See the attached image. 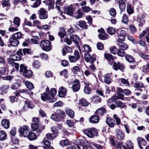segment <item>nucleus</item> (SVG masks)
I'll use <instances>...</instances> for the list:
<instances>
[{
  "mask_svg": "<svg viewBox=\"0 0 149 149\" xmlns=\"http://www.w3.org/2000/svg\"><path fill=\"white\" fill-rule=\"evenodd\" d=\"M56 93V89L54 88L51 89L50 90V95L51 97L49 96V94L45 93H43L41 94V98L43 101H45L46 100H49V102H53L55 101V99L53 98L54 96Z\"/></svg>",
  "mask_w": 149,
  "mask_h": 149,
  "instance_id": "obj_1",
  "label": "nucleus"
},
{
  "mask_svg": "<svg viewBox=\"0 0 149 149\" xmlns=\"http://www.w3.org/2000/svg\"><path fill=\"white\" fill-rule=\"evenodd\" d=\"M79 145L78 144H76V146H72L70 148V149H76L77 148L76 147L77 146L78 149H86V148L85 147H88L90 146V143L87 141H84V140L82 139H79Z\"/></svg>",
  "mask_w": 149,
  "mask_h": 149,
  "instance_id": "obj_2",
  "label": "nucleus"
},
{
  "mask_svg": "<svg viewBox=\"0 0 149 149\" xmlns=\"http://www.w3.org/2000/svg\"><path fill=\"white\" fill-rule=\"evenodd\" d=\"M130 93V91L128 89H125L123 90L120 87H118L117 88V95L119 99L122 100H124L125 99L124 95L123 94V93H124L126 95H128Z\"/></svg>",
  "mask_w": 149,
  "mask_h": 149,
  "instance_id": "obj_3",
  "label": "nucleus"
},
{
  "mask_svg": "<svg viewBox=\"0 0 149 149\" xmlns=\"http://www.w3.org/2000/svg\"><path fill=\"white\" fill-rule=\"evenodd\" d=\"M40 46L43 50L47 52L50 51L52 47L51 42L47 40L41 41L40 43Z\"/></svg>",
  "mask_w": 149,
  "mask_h": 149,
  "instance_id": "obj_4",
  "label": "nucleus"
},
{
  "mask_svg": "<svg viewBox=\"0 0 149 149\" xmlns=\"http://www.w3.org/2000/svg\"><path fill=\"white\" fill-rule=\"evenodd\" d=\"M84 133L89 137L93 138L97 134V130L95 128H88L84 130Z\"/></svg>",
  "mask_w": 149,
  "mask_h": 149,
  "instance_id": "obj_5",
  "label": "nucleus"
},
{
  "mask_svg": "<svg viewBox=\"0 0 149 149\" xmlns=\"http://www.w3.org/2000/svg\"><path fill=\"white\" fill-rule=\"evenodd\" d=\"M116 34V38L118 40H124V37L127 35L126 31L121 29H118L117 30Z\"/></svg>",
  "mask_w": 149,
  "mask_h": 149,
  "instance_id": "obj_6",
  "label": "nucleus"
},
{
  "mask_svg": "<svg viewBox=\"0 0 149 149\" xmlns=\"http://www.w3.org/2000/svg\"><path fill=\"white\" fill-rule=\"evenodd\" d=\"M74 54V56H69V59L70 62H75L80 58V56L78 50H75Z\"/></svg>",
  "mask_w": 149,
  "mask_h": 149,
  "instance_id": "obj_7",
  "label": "nucleus"
},
{
  "mask_svg": "<svg viewBox=\"0 0 149 149\" xmlns=\"http://www.w3.org/2000/svg\"><path fill=\"white\" fill-rule=\"evenodd\" d=\"M20 133L24 137H27L30 134L29 129L26 125H24L19 128Z\"/></svg>",
  "mask_w": 149,
  "mask_h": 149,
  "instance_id": "obj_8",
  "label": "nucleus"
},
{
  "mask_svg": "<svg viewBox=\"0 0 149 149\" xmlns=\"http://www.w3.org/2000/svg\"><path fill=\"white\" fill-rule=\"evenodd\" d=\"M39 17L41 19H47L48 17L47 12L44 8H42L38 11Z\"/></svg>",
  "mask_w": 149,
  "mask_h": 149,
  "instance_id": "obj_9",
  "label": "nucleus"
},
{
  "mask_svg": "<svg viewBox=\"0 0 149 149\" xmlns=\"http://www.w3.org/2000/svg\"><path fill=\"white\" fill-rule=\"evenodd\" d=\"M72 88L74 92H77L79 90L80 87V84L79 80H74L72 81Z\"/></svg>",
  "mask_w": 149,
  "mask_h": 149,
  "instance_id": "obj_10",
  "label": "nucleus"
},
{
  "mask_svg": "<svg viewBox=\"0 0 149 149\" xmlns=\"http://www.w3.org/2000/svg\"><path fill=\"white\" fill-rule=\"evenodd\" d=\"M31 127L32 130L33 131L37 130V133L40 134L42 132V130H44L45 128L44 126H43L41 127L39 126L38 124L35 123H32L31 125Z\"/></svg>",
  "mask_w": 149,
  "mask_h": 149,
  "instance_id": "obj_11",
  "label": "nucleus"
},
{
  "mask_svg": "<svg viewBox=\"0 0 149 149\" xmlns=\"http://www.w3.org/2000/svg\"><path fill=\"white\" fill-rule=\"evenodd\" d=\"M113 67V69L116 71L119 69L122 71H123L125 69V67L123 64L119 62L117 63L114 62Z\"/></svg>",
  "mask_w": 149,
  "mask_h": 149,
  "instance_id": "obj_12",
  "label": "nucleus"
},
{
  "mask_svg": "<svg viewBox=\"0 0 149 149\" xmlns=\"http://www.w3.org/2000/svg\"><path fill=\"white\" fill-rule=\"evenodd\" d=\"M84 58L85 61L87 62H91V64H93L96 60V57L93 56H91L88 53L84 54Z\"/></svg>",
  "mask_w": 149,
  "mask_h": 149,
  "instance_id": "obj_13",
  "label": "nucleus"
},
{
  "mask_svg": "<svg viewBox=\"0 0 149 149\" xmlns=\"http://www.w3.org/2000/svg\"><path fill=\"white\" fill-rule=\"evenodd\" d=\"M41 143L44 149H54L53 147L51 146L50 142L46 139H43Z\"/></svg>",
  "mask_w": 149,
  "mask_h": 149,
  "instance_id": "obj_14",
  "label": "nucleus"
},
{
  "mask_svg": "<svg viewBox=\"0 0 149 149\" xmlns=\"http://www.w3.org/2000/svg\"><path fill=\"white\" fill-rule=\"evenodd\" d=\"M106 112L107 110L106 109L103 107H102L98 109L95 111V114L98 117H100L104 115V113H106Z\"/></svg>",
  "mask_w": 149,
  "mask_h": 149,
  "instance_id": "obj_15",
  "label": "nucleus"
},
{
  "mask_svg": "<svg viewBox=\"0 0 149 149\" xmlns=\"http://www.w3.org/2000/svg\"><path fill=\"white\" fill-rule=\"evenodd\" d=\"M76 10L75 7L72 5H70L68 6L65 12L68 15L72 16Z\"/></svg>",
  "mask_w": 149,
  "mask_h": 149,
  "instance_id": "obj_16",
  "label": "nucleus"
},
{
  "mask_svg": "<svg viewBox=\"0 0 149 149\" xmlns=\"http://www.w3.org/2000/svg\"><path fill=\"white\" fill-rule=\"evenodd\" d=\"M110 141L111 145L115 147V148L120 149L122 148L121 146H122V143H120L118 141H115L113 138L110 139Z\"/></svg>",
  "mask_w": 149,
  "mask_h": 149,
  "instance_id": "obj_17",
  "label": "nucleus"
},
{
  "mask_svg": "<svg viewBox=\"0 0 149 149\" xmlns=\"http://www.w3.org/2000/svg\"><path fill=\"white\" fill-rule=\"evenodd\" d=\"M116 136L118 140H120L123 139L125 137L124 133L120 130H117L116 132Z\"/></svg>",
  "mask_w": 149,
  "mask_h": 149,
  "instance_id": "obj_18",
  "label": "nucleus"
},
{
  "mask_svg": "<svg viewBox=\"0 0 149 149\" xmlns=\"http://www.w3.org/2000/svg\"><path fill=\"white\" fill-rule=\"evenodd\" d=\"M134 86L136 88L135 89L136 91H139L141 92L142 91L141 88L144 87V85L141 82H136L134 84Z\"/></svg>",
  "mask_w": 149,
  "mask_h": 149,
  "instance_id": "obj_19",
  "label": "nucleus"
},
{
  "mask_svg": "<svg viewBox=\"0 0 149 149\" xmlns=\"http://www.w3.org/2000/svg\"><path fill=\"white\" fill-rule=\"evenodd\" d=\"M9 41L10 45L14 47L17 46L19 43V41L18 40L12 37V38H10Z\"/></svg>",
  "mask_w": 149,
  "mask_h": 149,
  "instance_id": "obj_20",
  "label": "nucleus"
},
{
  "mask_svg": "<svg viewBox=\"0 0 149 149\" xmlns=\"http://www.w3.org/2000/svg\"><path fill=\"white\" fill-rule=\"evenodd\" d=\"M83 13L80 9H79L76 12H74L72 16L76 19H78L82 17Z\"/></svg>",
  "mask_w": 149,
  "mask_h": 149,
  "instance_id": "obj_21",
  "label": "nucleus"
},
{
  "mask_svg": "<svg viewBox=\"0 0 149 149\" xmlns=\"http://www.w3.org/2000/svg\"><path fill=\"white\" fill-rule=\"evenodd\" d=\"M90 123H97L99 121V118L97 116L93 115L91 116L89 119Z\"/></svg>",
  "mask_w": 149,
  "mask_h": 149,
  "instance_id": "obj_22",
  "label": "nucleus"
},
{
  "mask_svg": "<svg viewBox=\"0 0 149 149\" xmlns=\"http://www.w3.org/2000/svg\"><path fill=\"white\" fill-rule=\"evenodd\" d=\"M58 91V95L60 97H63L65 96L66 94L67 90L63 86H61L59 88Z\"/></svg>",
  "mask_w": 149,
  "mask_h": 149,
  "instance_id": "obj_23",
  "label": "nucleus"
},
{
  "mask_svg": "<svg viewBox=\"0 0 149 149\" xmlns=\"http://www.w3.org/2000/svg\"><path fill=\"white\" fill-rule=\"evenodd\" d=\"M70 39L71 41H72L78 47L79 38L78 36L72 34L70 36Z\"/></svg>",
  "mask_w": 149,
  "mask_h": 149,
  "instance_id": "obj_24",
  "label": "nucleus"
},
{
  "mask_svg": "<svg viewBox=\"0 0 149 149\" xmlns=\"http://www.w3.org/2000/svg\"><path fill=\"white\" fill-rule=\"evenodd\" d=\"M106 123L111 127H113L115 125V121L114 120L110 117L107 118Z\"/></svg>",
  "mask_w": 149,
  "mask_h": 149,
  "instance_id": "obj_25",
  "label": "nucleus"
},
{
  "mask_svg": "<svg viewBox=\"0 0 149 149\" xmlns=\"http://www.w3.org/2000/svg\"><path fill=\"white\" fill-rule=\"evenodd\" d=\"M57 136V134L56 133H52L47 134H46V137L44 139H47L49 140H52L55 138Z\"/></svg>",
  "mask_w": 149,
  "mask_h": 149,
  "instance_id": "obj_26",
  "label": "nucleus"
},
{
  "mask_svg": "<svg viewBox=\"0 0 149 149\" xmlns=\"http://www.w3.org/2000/svg\"><path fill=\"white\" fill-rule=\"evenodd\" d=\"M105 58L110 63V64H112L114 60V58L111 55L109 54L105 53L104 54Z\"/></svg>",
  "mask_w": 149,
  "mask_h": 149,
  "instance_id": "obj_27",
  "label": "nucleus"
},
{
  "mask_svg": "<svg viewBox=\"0 0 149 149\" xmlns=\"http://www.w3.org/2000/svg\"><path fill=\"white\" fill-rule=\"evenodd\" d=\"M72 71L74 74H77L79 76L81 73L80 68L79 66H74L72 69Z\"/></svg>",
  "mask_w": 149,
  "mask_h": 149,
  "instance_id": "obj_28",
  "label": "nucleus"
},
{
  "mask_svg": "<svg viewBox=\"0 0 149 149\" xmlns=\"http://www.w3.org/2000/svg\"><path fill=\"white\" fill-rule=\"evenodd\" d=\"M118 45L119 46V49L125 50L128 48L127 44L124 42H119Z\"/></svg>",
  "mask_w": 149,
  "mask_h": 149,
  "instance_id": "obj_29",
  "label": "nucleus"
},
{
  "mask_svg": "<svg viewBox=\"0 0 149 149\" xmlns=\"http://www.w3.org/2000/svg\"><path fill=\"white\" fill-rule=\"evenodd\" d=\"M77 25L79 26L81 28L84 29H87L88 25L86 24V22L84 21H79L78 22Z\"/></svg>",
  "mask_w": 149,
  "mask_h": 149,
  "instance_id": "obj_30",
  "label": "nucleus"
},
{
  "mask_svg": "<svg viewBox=\"0 0 149 149\" xmlns=\"http://www.w3.org/2000/svg\"><path fill=\"white\" fill-rule=\"evenodd\" d=\"M137 141L139 148L141 149H143V148L141 145L145 146L146 143V141L143 138L140 137L138 138Z\"/></svg>",
  "mask_w": 149,
  "mask_h": 149,
  "instance_id": "obj_31",
  "label": "nucleus"
},
{
  "mask_svg": "<svg viewBox=\"0 0 149 149\" xmlns=\"http://www.w3.org/2000/svg\"><path fill=\"white\" fill-rule=\"evenodd\" d=\"M2 125L6 129H8L10 127V122L9 120L3 119L2 120L1 122Z\"/></svg>",
  "mask_w": 149,
  "mask_h": 149,
  "instance_id": "obj_32",
  "label": "nucleus"
},
{
  "mask_svg": "<svg viewBox=\"0 0 149 149\" xmlns=\"http://www.w3.org/2000/svg\"><path fill=\"white\" fill-rule=\"evenodd\" d=\"M56 113L59 117L60 119L61 120L65 115V112L62 110L60 109H58L57 110Z\"/></svg>",
  "mask_w": 149,
  "mask_h": 149,
  "instance_id": "obj_33",
  "label": "nucleus"
},
{
  "mask_svg": "<svg viewBox=\"0 0 149 149\" xmlns=\"http://www.w3.org/2000/svg\"><path fill=\"white\" fill-rule=\"evenodd\" d=\"M99 38L102 40H107L109 38V36L105 32L103 33H100L98 35Z\"/></svg>",
  "mask_w": 149,
  "mask_h": 149,
  "instance_id": "obj_34",
  "label": "nucleus"
},
{
  "mask_svg": "<svg viewBox=\"0 0 149 149\" xmlns=\"http://www.w3.org/2000/svg\"><path fill=\"white\" fill-rule=\"evenodd\" d=\"M104 81L106 84H109L111 83L109 74H105L104 76Z\"/></svg>",
  "mask_w": 149,
  "mask_h": 149,
  "instance_id": "obj_35",
  "label": "nucleus"
},
{
  "mask_svg": "<svg viewBox=\"0 0 149 149\" xmlns=\"http://www.w3.org/2000/svg\"><path fill=\"white\" fill-rule=\"evenodd\" d=\"M91 102H93L95 103L100 102L101 101V98L97 96H94L91 98Z\"/></svg>",
  "mask_w": 149,
  "mask_h": 149,
  "instance_id": "obj_36",
  "label": "nucleus"
},
{
  "mask_svg": "<svg viewBox=\"0 0 149 149\" xmlns=\"http://www.w3.org/2000/svg\"><path fill=\"white\" fill-rule=\"evenodd\" d=\"M79 104H81L83 106L86 107L88 106L90 103L85 99L82 98L79 100Z\"/></svg>",
  "mask_w": 149,
  "mask_h": 149,
  "instance_id": "obj_37",
  "label": "nucleus"
},
{
  "mask_svg": "<svg viewBox=\"0 0 149 149\" xmlns=\"http://www.w3.org/2000/svg\"><path fill=\"white\" fill-rule=\"evenodd\" d=\"M66 113L71 118H72L74 116V111L69 108H67L65 109Z\"/></svg>",
  "mask_w": 149,
  "mask_h": 149,
  "instance_id": "obj_38",
  "label": "nucleus"
},
{
  "mask_svg": "<svg viewBox=\"0 0 149 149\" xmlns=\"http://www.w3.org/2000/svg\"><path fill=\"white\" fill-rule=\"evenodd\" d=\"M13 23L17 27H18L19 26L20 22V19L19 17H15L14 18Z\"/></svg>",
  "mask_w": 149,
  "mask_h": 149,
  "instance_id": "obj_39",
  "label": "nucleus"
},
{
  "mask_svg": "<svg viewBox=\"0 0 149 149\" xmlns=\"http://www.w3.org/2000/svg\"><path fill=\"white\" fill-rule=\"evenodd\" d=\"M32 66L35 69H39L41 66L40 63L38 60L34 61L32 63Z\"/></svg>",
  "mask_w": 149,
  "mask_h": 149,
  "instance_id": "obj_40",
  "label": "nucleus"
},
{
  "mask_svg": "<svg viewBox=\"0 0 149 149\" xmlns=\"http://www.w3.org/2000/svg\"><path fill=\"white\" fill-rule=\"evenodd\" d=\"M6 132L3 130H0V140L4 141L6 137Z\"/></svg>",
  "mask_w": 149,
  "mask_h": 149,
  "instance_id": "obj_41",
  "label": "nucleus"
},
{
  "mask_svg": "<svg viewBox=\"0 0 149 149\" xmlns=\"http://www.w3.org/2000/svg\"><path fill=\"white\" fill-rule=\"evenodd\" d=\"M22 36V33L20 32H18L17 33L13 34L12 37L16 39L17 40L21 39Z\"/></svg>",
  "mask_w": 149,
  "mask_h": 149,
  "instance_id": "obj_42",
  "label": "nucleus"
},
{
  "mask_svg": "<svg viewBox=\"0 0 149 149\" xmlns=\"http://www.w3.org/2000/svg\"><path fill=\"white\" fill-rule=\"evenodd\" d=\"M125 57L126 60L129 62L134 63L135 61L134 58L131 55L127 54Z\"/></svg>",
  "mask_w": 149,
  "mask_h": 149,
  "instance_id": "obj_43",
  "label": "nucleus"
},
{
  "mask_svg": "<svg viewBox=\"0 0 149 149\" xmlns=\"http://www.w3.org/2000/svg\"><path fill=\"white\" fill-rule=\"evenodd\" d=\"M25 84L26 87L29 89L31 90L34 88L33 84L29 81H25Z\"/></svg>",
  "mask_w": 149,
  "mask_h": 149,
  "instance_id": "obj_44",
  "label": "nucleus"
},
{
  "mask_svg": "<svg viewBox=\"0 0 149 149\" xmlns=\"http://www.w3.org/2000/svg\"><path fill=\"white\" fill-rule=\"evenodd\" d=\"M45 2H46L47 5L49 6L50 8H51L52 9H53L54 8L55 3L54 0H47V1H45Z\"/></svg>",
  "mask_w": 149,
  "mask_h": 149,
  "instance_id": "obj_45",
  "label": "nucleus"
},
{
  "mask_svg": "<svg viewBox=\"0 0 149 149\" xmlns=\"http://www.w3.org/2000/svg\"><path fill=\"white\" fill-rule=\"evenodd\" d=\"M25 104L24 107L25 108L26 107H27L28 108L32 109L34 107V105L33 104L32 102L26 101L25 102Z\"/></svg>",
  "mask_w": 149,
  "mask_h": 149,
  "instance_id": "obj_46",
  "label": "nucleus"
},
{
  "mask_svg": "<svg viewBox=\"0 0 149 149\" xmlns=\"http://www.w3.org/2000/svg\"><path fill=\"white\" fill-rule=\"evenodd\" d=\"M51 118L53 120L59 122L61 121L59 117L56 113L52 114L51 116Z\"/></svg>",
  "mask_w": 149,
  "mask_h": 149,
  "instance_id": "obj_47",
  "label": "nucleus"
},
{
  "mask_svg": "<svg viewBox=\"0 0 149 149\" xmlns=\"http://www.w3.org/2000/svg\"><path fill=\"white\" fill-rule=\"evenodd\" d=\"M28 139L30 140H35L37 138V136L36 134L32 132H30V134L28 136Z\"/></svg>",
  "mask_w": 149,
  "mask_h": 149,
  "instance_id": "obj_48",
  "label": "nucleus"
},
{
  "mask_svg": "<svg viewBox=\"0 0 149 149\" xmlns=\"http://www.w3.org/2000/svg\"><path fill=\"white\" fill-rule=\"evenodd\" d=\"M118 99H119L118 95H114L111 98L107 100V103H111L113 101Z\"/></svg>",
  "mask_w": 149,
  "mask_h": 149,
  "instance_id": "obj_49",
  "label": "nucleus"
},
{
  "mask_svg": "<svg viewBox=\"0 0 149 149\" xmlns=\"http://www.w3.org/2000/svg\"><path fill=\"white\" fill-rule=\"evenodd\" d=\"M127 13L130 15L131 14L134 13V10L132 8L130 4H129L127 5Z\"/></svg>",
  "mask_w": 149,
  "mask_h": 149,
  "instance_id": "obj_50",
  "label": "nucleus"
},
{
  "mask_svg": "<svg viewBox=\"0 0 149 149\" xmlns=\"http://www.w3.org/2000/svg\"><path fill=\"white\" fill-rule=\"evenodd\" d=\"M23 76L25 77H28L31 76L32 74V72L31 70H26L23 73Z\"/></svg>",
  "mask_w": 149,
  "mask_h": 149,
  "instance_id": "obj_51",
  "label": "nucleus"
},
{
  "mask_svg": "<svg viewBox=\"0 0 149 149\" xmlns=\"http://www.w3.org/2000/svg\"><path fill=\"white\" fill-rule=\"evenodd\" d=\"M33 26H36L38 29H40L41 23V22L39 21L38 20H36L34 21L33 22Z\"/></svg>",
  "mask_w": 149,
  "mask_h": 149,
  "instance_id": "obj_52",
  "label": "nucleus"
},
{
  "mask_svg": "<svg viewBox=\"0 0 149 149\" xmlns=\"http://www.w3.org/2000/svg\"><path fill=\"white\" fill-rule=\"evenodd\" d=\"M59 144L61 146H67L69 145L68 140V139L62 140L60 141Z\"/></svg>",
  "mask_w": 149,
  "mask_h": 149,
  "instance_id": "obj_53",
  "label": "nucleus"
},
{
  "mask_svg": "<svg viewBox=\"0 0 149 149\" xmlns=\"http://www.w3.org/2000/svg\"><path fill=\"white\" fill-rule=\"evenodd\" d=\"M83 48L86 52L88 53L91 51V48L90 46L87 45H84L83 46Z\"/></svg>",
  "mask_w": 149,
  "mask_h": 149,
  "instance_id": "obj_54",
  "label": "nucleus"
},
{
  "mask_svg": "<svg viewBox=\"0 0 149 149\" xmlns=\"http://www.w3.org/2000/svg\"><path fill=\"white\" fill-rule=\"evenodd\" d=\"M113 118L116 120L117 125H119L121 123L120 120L117 115L114 114Z\"/></svg>",
  "mask_w": 149,
  "mask_h": 149,
  "instance_id": "obj_55",
  "label": "nucleus"
},
{
  "mask_svg": "<svg viewBox=\"0 0 149 149\" xmlns=\"http://www.w3.org/2000/svg\"><path fill=\"white\" fill-rule=\"evenodd\" d=\"M107 32L110 35H113L116 33L115 29L113 27H109L107 29Z\"/></svg>",
  "mask_w": 149,
  "mask_h": 149,
  "instance_id": "obj_56",
  "label": "nucleus"
},
{
  "mask_svg": "<svg viewBox=\"0 0 149 149\" xmlns=\"http://www.w3.org/2000/svg\"><path fill=\"white\" fill-rule=\"evenodd\" d=\"M119 6L121 10V12L125 10L126 6L125 3H119Z\"/></svg>",
  "mask_w": 149,
  "mask_h": 149,
  "instance_id": "obj_57",
  "label": "nucleus"
},
{
  "mask_svg": "<svg viewBox=\"0 0 149 149\" xmlns=\"http://www.w3.org/2000/svg\"><path fill=\"white\" fill-rule=\"evenodd\" d=\"M127 149H134V144L130 141H129L127 142Z\"/></svg>",
  "mask_w": 149,
  "mask_h": 149,
  "instance_id": "obj_58",
  "label": "nucleus"
},
{
  "mask_svg": "<svg viewBox=\"0 0 149 149\" xmlns=\"http://www.w3.org/2000/svg\"><path fill=\"white\" fill-rule=\"evenodd\" d=\"M127 38L128 40L132 42L134 44H136L137 43V42L135 40L134 37L128 35Z\"/></svg>",
  "mask_w": 149,
  "mask_h": 149,
  "instance_id": "obj_59",
  "label": "nucleus"
},
{
  "mask_svg": "<svg viewBox=\"0 0 149 149\" xmlns=\"http://www.w3.org/2000/svg\"><path fill=\"white\" fill-rule=\"evenodd\" d=\"M122 21L123 23L127 24L129 21L128 18L126 14H124L123 16Z\"/></svg>",
  "mask_w": 149,
  "mask_h": 149,
  "instance_id": "obj_60",
  "label": "nucleus"
},
{
  "mask_svg": "<svg viewBox=\"0 0 149 149\" xmlns=\"http://www.w3.org/2000/svg\"><path fill=\"white\" fill-rule=\"evenodd\" d=\"M138 22L140 23L139 25H140V26H142V25L145 23V20L142 17H140L138 18L137 19Z\"/></svg>",
  "mask_w": 149,
  "mask_h": 149,
  "instance_id": "obj_61",
  "label": "nucleus"
},
{
  "mask_svg": "<svg viewBox=\"0 0 149 149\" xmlns=\"http://www.w3.org/2000/svg\"><path fill=\"white\" fill-rule=\"evenodd\" d=\"M40 29H43L46 31L49 30L51 28V26L47 24H44L41 26Z\"/></svg>",
  "mask_w": 149,
  "mask_h": 149,
  "instance_id": "obj_62",
  "label": "nucleus"
},
{
  "mask_svg": "<svg viewBox=\"0 0 149 149\" xmlns=\"http://www.w3.org/2000/svg\"><path fill=\"white\" fill-rule=\"evenodd\" d=\"M41 3V0H37L31 6L34 8L38 7Z\"/></svg>",
  "mask_w": 149,
  "mask_h": 149,
  "instance_id": "obj_63",
  "label": "nucleus"
},
{
  "mask_svg": "<svg viewBox=\"0 0 149 149\" xmlns=\"http://www.w3.org/2000/svg\"><path fill=\"white\" fill-rule=\"evenodd\" d=\"M109 12L110 15L114 17L116 15V10L114 8H111L109 10Z\"/></svg>",
  "mask_w": 149,
  "mask_h": 149,
  "instance_id": "obj_64",
  "label": "nucleus"
}]
</instances>
